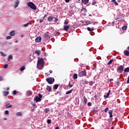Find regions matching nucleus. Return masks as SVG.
<instances>
[{
    "mask_svg": "<svg viewBox=\"0 0 129 129\" xmlns=\"http://www.w3.org/2000/svg\"><path fill=\"white\" fill-rule=\"evenodd\" d=\"M37 68L39 69V70H42L43 68H44V59L40 58L38 60L37 62Z\"/></svg>",
    "mask_w": 129,
    "mask_h": 129,
    "instance_id": "obj_1",
    "label": "nucleus"
},
{
    "mask_svg": "<svg viewBox=\"0 0 129 129\" xmlns=\"http://www.w3.org/2000/svg\"><path fill=\"white\" fill-rule=\"evenodd\" d=\"M47 21L49 23H51V22H53V23H56V22L58 21V19H57L55 17H53L52 16H49V17H48V18L47 19Z\"/></svg>",
    "mask_w": 129,
    "mask_h": 129,
    "instance_id": "obj_2",
    "label": "nucleus"
},
{
    "mask_svg": "<svg viewBox=\"0 0 129 129\" xmlns=\"http://www.w3.org/2000/svg\"><path fill=\"white\" fill-rule=\"evenodd\" d=\"M27 6L29 7V8H31V9H32V10H34V11H36V10H37V7H36V5H35L32 2L28 3Z\"/></svg>",
    "mask_w": 129,
    "mask_h": 129,
    "instance_id": "obj_3",
    "label": "nucleus"
},
{
    "mask_svg": "<svg viewBox=\"0 0 129 129\" xmlns=\"http://www.w3.org/2000/svg\"><path fill=\"white\" fill-rule=\"evenodd\" d=\"M47 82L49 83V84H53L54 83V82L55 81V79H54V78H48L46 79Z\"/></svg>",
    "mask_w": 129,
    "mask_h": 129,
    "instance_id": "obj_4",
    "label": "nucleus"
},
{
    "mask_svg": "<svg viewBox=\"0 0 129 129\" xmlns=\"http://www.w3.org/2000/svg\"><path fill=\"white\" fill-rule=\"evenodd\" d=\"M41 98H42V94H39L38 96H37L34 98V100H35L36 102H39L42 100Z\"/></svg>",
    "mask_w": 129,
    "mask_h": 129,
    "instance_id": "obj_5",
    "label": "nucleus"
},
{
    "mask_svg": "<svg viewBox=\"0 0 129 129\" xmlns=\"http://www.w3.org/2000/svg\"><path fill=\"white\" fill-rule=\"evenodd\" d=\"M123 69V66H120L117 68V72H118V73H122Z\"/></svg>",
    "mask_w": 129,
    "mask_h": 129,
    "instance_id": "obj_6",
    "label": "nucleus"
},
{
    "mask_svg": "<svg viewBox=\"0 0 129 129\" xmlns=\"http://www.w3.org/2000/svg\"><path fill=\"white\" fill-rule=\"evenodd\" d=\"M79 77H83L84 76H86V72L82 71L79 73Z\"/></svg>",
    "mask_w": 129,
    "mask_h": 129,
    "instance_id": "obj_7",
    "label": "nucleus"
},
{
    "mask_svg": "<svg viewBox=\"0 0 129 129\" xmlns=\"http://www.w3.org/2000/svg\"><path fill=\"white\" fill-rule=\"evenodd\" d=\"M42 41V38L41 37H38L35 39L36 43H40Z\"/></svg>",
    "mask_w": 129,
    "mask_h": 129,
    "instance_id": "obj_8",
    "label": "nucleus"
},
{
    "mask_svg": "<svg viewBox=\"0 0 129 129\" xmlns=\"http://www.w3.org/2000/svg\"><path fill=\"white\" fill-rule=\"evenodd\" d=\"M70 28V26H66V25L63 26V30L64 31H66V32H67L68 31V29Z\"/></svg>",
    "mask_w": 129,
    "mask_h": 129,
    "instance_id": "obj_9",
    "label": "nucleus"
},
{
    "mask_svg": "<svg viewBox=\"0 0 129 129\" xmlns=\"http://www.w3.org/2000/svg\"><path fill=\"white\" fill-rule=\"evenodd\" d=\"M19 4H20V1H17L15 3V5L14 6V9H17V8H18V7L19 6Z\"/></svg>",
    "mask_w": 129,
    "mask_h": 129,
    "instance_id": "obj_10",
    "label": "nucleus"
},
{
    "mask_svg": "<svg viewBox=\"0 0 129 129\" xmlns=\"http://www.w3.org/2000/svg\"><path fill=\"white\" fill-rule=\"evenodd\" d=\"M109 93H110V90H109L106 95L104 96V98H105V99H106V98H108V97H109Z\"/></svg>",
    "mask_w": 129,
    "mask_h": 129,
    "instance_id": "obj_11",
    "label": "nucleus"
},
{
    "mask_svg": "<svg viewBox=\"0 0 129 129\" xmlns=\"http://www.w3.org/2000/svg\"><path fill=\"white\" fill-rule=\"evenodd\" d=\"M82 2L83 5H87L89 3V0H82Z\"/></svg>",
    "mask_w": 129,
    "mask_h": 129,
    "instance_id": "obj_12",
    "label": "nucleus"
},
{
    "mask_svg": "<svg viewBox=\"0 0 129 129\" xmlns=\"http://www.w3.org/2000/svg\"><path fill=\"white\" fill-rule=\"evenodd\" d=\"M123 53H124V54L125 55V56H129L128 50H124Z\"/></svg>",
    "mask_w": 129,
    "mask_h": 129,
    "instance_id": "obj_13",
    "label": "nucleus"
},
{
    "mask_svg": "<svg viewBox=\"0 0 129 129\" xmlns=\"http://www.w3.org/2000/svg\"><path fill=\"white\" fill-rule=\"evenodd\" d=\"M9 92H8V91H4L3 92V95H4V96H7V95H9Z\"/></svg>",
    "mask_w": 129,
    "mask_h": 129,
    "instance_id": "obj_14",
    "label": "nucleus"
},
{
    "mask_svg": "<svg viewBox=\"0 0 129 129\" xmlns=\"http://www.w3.org/2000/svg\"><path fill=\"white\" fill-rule=\"evenodd\" d=\"M6 106L7 108H9L13 107V105L11 104V103H8L6 105Z\"/></svg>",
    "mask_w": 129,
    "mask_h": 129,
    "instance_id": "obj_15",
    "label": "nucleus"
},
{
    "mask_svg": "<svg viewBox=\"0 0 129 129\" xmlns=\"http://www.w3.org/2000/svg\"><path fill=\"white\" fill-rule=\"evenodd\" d=\"M73 89H72L71 90L67 91L66 93V94H71V93H72V92H73Z\"/></svg>",
    "mask_w": 129,
    "mask_h": 129,
    "instance_id": "obj_16",
    "label": "nucleus"
},
{
    "mask_svg": "<svg viewBox=\"0 0 129 129\" xmlns=\"http://www.w3.org/2000/svg\"><path fill=\"white\" fill-rule=\"evenodd\" d=\"M112 110H110L109 111V117L111 118L112 117Z\"/></svg>",
    "mask_w": 129,
    "mask_h": 129,
    "instance_id": "obj_17",
    "label": "nucleus"
},
{
    "mask_svg": "<svg viewBox=\"0 0 129 129\" xmlns=\"http://www.w3.org/2000/svg\"><path fill=\"white\" fill-rule=\"evenodd\" d=\"M15 35H16V33H15V31H12L10 32V36H15Z\"/></svg>",
    "mask_w": 129,
    "mask_h": 129,
    "instance_id": "obj_18",
    "label": "nucleus"
},
{
    "mask_svg": "<svg viewBox=\"0 0 129 129\" xmlns=\"http://www.w3.org/2000/svg\"><path fill=\"white\" fill-rule=\"evenodd\" d=\"M35 54H37L38 56H40V54H41V51L40 50H36L35 52Z\"/></svg>",
    "mask_w": 129,
    "mask_h": 129,
    "instance_id": "obj_19",
    "label": "nucleus"
},
{
    "mask_svg": "<svg viewBox=\"0 0 129 129\" xmlns=\"http://www.w3.org/2000/svg\"><path fill=\"white\" fill-rule=\"evenodd\" d=\"M44 38L45 39H48V38H49V35L47 34V33H45L44 34Z\"/></svg>",
    "mask_w": 129,
    "mask_h": 129,
    "instance_id": "obj_20",
    "label": "nucleus"
},
{
    "mask_svg": "<svg viewBox=\"0 0 129 129\" xmlns=\"http://www.w3.org/2000/svg\"><path fill=\"white\" fill-rule=\"evenodd\" d=\"M46 89V90H48V91H51V90H52V89L49 86H47Z\"/></svg>",
    "mask_w": 129,
    "mask_h": 129,
    "instance_id": "obj_21",
    "label": "nucleus"
},
{
    "mask_svg": "<svg viewBox=\"0 0 129 129\" xmlns=\"http://www.w3.org/2000/svg\"><path fill=\"white\" fill-rule=\"evenodd\" d=\"M58 87H59V85L58 84H55L53 86V89H58Z\"/></svg>",
    "mask_w": 129,
    "mask_h": 129,
    "instance_id": "obj_22",
    "label": "nucleus"
},
{
    "mask_svg": "<svg viewBox=\"0 0 129 129\" xmlns=\"http://www.w3.org/2000/svg\"><path fill=\"white\" fill-rule=\"evenodd\" d=\"M73 78L74 79H77V78H78V75L77 74H74Z\"/></svg>",
    "mask_w": 129,
    "mask_h": 129,
    "instance_id": "obj_23",
    "label": "nucleus"
},
{
    "mask_svg": "<svg viewBox=\"0 0 129 129\" xmlns=\"http://www.w3.org/2000/svg\"><path fill=\"white\" fill-rule=\"evenodd\" d=\"M87 30H88V31H89V32H92V31H93V30H94V29H93V28H90V27H88V28H87Z\"/></svg>",
    "mask_w": 129,
    "mask_h": 129,
    "instance_id": "obj_24",
    "label": "nucleus"
},
{
    "mask_svg": "<svg viewBox=\"0 0 129 129\" xmlns=\"http://www.w3.org/2000/svg\"><path fill=\"white\" fill-rule=\"evenodd\" d=\"M26 67H25V66H22L21 67V68L20 69V71H21V72H23V71H24V70H25Z\"/></svg>",
    "mask_w": 129,
    "mask_h": 129,
    "instance_id": "obj_25",
    "label": "nucleus"
},
{
    "mask_svg": "<svg viewBox=\"0 0 129 129\" xmlns=\"http://www.w3.org/2000/svg\"><path fill=\"white\" fill-rule=\"evenodd\" d=\"M44 111L46 112V113H48L49 111H50V109L49 108H45L44 109Z\"/></svg>",
    "mask_w": 129,
    "mask_h": 129,
    "instance_id": "obj_26",
    "label": "nucleus"
},
{
    "mask_svg": "<svg viewBox=\"0 0 129 129\" xmlns=\"http://www.w3.org/2000/svg\"><path fill=\"white\" fill-rule=\"evenodd\" d=\"M111 2H113V3H114L115 6H118V3H117V2H116V1L112 0Z\"/></svg>",
    "mask_w": 129,
    "mask_h": 129,
    "instance_id": "obj_27",
    "label": "nucleus"
},
{
    "mask_svg": "<svg viewBox=\"0 0 129 129\" xmlns=\"http://www.w3.org/2000/svg\"><path fill=\"white\" fill-rule=\"evenodd\" d=\"M16 115H18L19 116H22V113L21 112H18L16 113Z\"/></svg>",
    "mask_w": 129,
    "mask_h": 129,
    "instance_id": "obj_28",
    "label": "nucleus"
},
{
    "mask_svg": "<svg viewBox=\"0 0 129 129\" xmlns=\"http://www.w3.org/2000/svg\"><path fill=\"white\" fill-rule=\"evenodd\" d=\"M13 60V56L12 55H10L8 57V61H10V59Z\"/></svg>",
    "mask_w": 129,
    "mask_h": 129,
    "instance_id": "obj_29",
    "label": "nucleus"
},
{
    "mask_svg": "<svg viewBox=\"0 0 129 129\" xmlns=\"http://www.w3.org/2000/svg\"><path fill=\"white\" fill-rule=\"evenodd\" d=\"M84 103H85V104H86V103H87V99H86V98L85 97H84Z\"/></svg>",
    "mask_w": 129,
    "mask_h": 129,
    "instance_id": "obj_30",
    "label": "nucleus"
},
{
    "mask_svg": "<svg viewBox=\"0 0 129 129\" xmlns=\"http://www.w3.org/2000/svg\"><path fill=\"white\" fill-rule=\"evenodd\" d=\"M124 72H129V68H126L124 70Z\"/></svg>",
    "mask_w": 129,
    "mask_h": 129,
    "instance_id": "obj_31",
    "label": "nucleus"
},
{
    "mask_svg": "<svg viewBox=\"0 0 129 129\" xmlns=\"http://www.w3.org/2000/svg\"><path fill=\"white\" fill-rule=\"evenodd\" d=\"M86 25H90L91 24V22L90 21H86Z\"/></svg>",
    "mask_w": 129,
    "mask_h": 129,
    "instance_id": "obj_32",
    "label": "nucleus"
},
{
    "mask_svg": "<svg viewBox=\"0 0 129 129\" xmlns=\"http://www.w3.org/2000/svg\"><path fill=\"white\" fill-rule=\"evenodd\" d=\"M47 122L48 124H50L51 122H52V121H51V119H47Z\"/></svg>",
    "mask_w": 129,
    "mask_h": 129,
    "instance_id": "obj_33",
    "label": "nucleus"
},
{
    "mask_svg": "<svg viewBox=\"0 0 129 129\" xmlns=\"http://www.w3.org/2000/svg\"><path fill=\"white\" fill-rule=\"evenodd\" d=\"M1 54L2 55V56H3V57H6V56H7V54L4 53V52H1Z\"/></svg>",
    "mask_w": 129,
    "mask_h": 129,
    "instance_id": "obj_34",
    "label": "nucleus"
},
{
    "mask_svg": "<svg viewBox=\"0 0 129 129\" xmlns=\"http://www.w3.org/2000/svg\"><path fill=\"white\" fill-rule=\"evenodd\" d=\"M126 29H127V26H123L122 27V30H126Z\"/></svg>",
    "mask_w": 129,
    "mask_h": 129,
    "instance_id": "obj_35",
    "label": "nucleus"
},
{
    "mask_svg": "<svg viewBox=\"0 0 129 129\" xmlns=\"http://www.w3.org/2000/svg\"><path fill=\"white\" fill-rule=\"evenodd\" d=\"M112 62H113V59L110 60V61L108 63V65H110V64H111V63H112Z\"/></svg>",
    "mask_w": 129,
    "mask_h": 129,
    "instance_id": "obj_36",
    "label": "nucleus"
},
{
    "mask_svg": "<svg viewBox=\"0 0 129 129\" xmlns=\"http://www.w3.org/2000/svg\"><path fill=\"white\" fill-rule=\"evenodd\" d=\"M96 4V1L95 0H93V3L92 4V6H95Z\"/></svg>",
    "mask_w": 129,
    "mask_h": 129,
    "instance_id": "obj_37",
    "label": "nucleus"
},
{
    "mask_svg": "<svg viewBox=\"0 0 129 129\" xmlns=\"http://www.w3.org/2000/svg\"><path fill=\"white\" fill-rule=\"evenodd\" d=\"M8 66H9V65H8V64H5L4 66V69H7V68H8Z\"/></svg>",
    "mask_w": 129,
    "mask_h": 129,
    "instance_id": "obj_38",
    "label": "nucleus"
},
{
    "mask_svg": "<svg viewBox=\"0 0 129 129\" xmlns=\"http://www.w3.org/2000/svg\"><path fill=\"white\" fill-rule=\"evenodd\" d=\"M89 85H90V86H92V85H93V82L92 81H91L89 82Z\"/></svg>",
    "mask_w": 129,
    "mask_h": 129,
    "instance_id": "obj_39",
    "label": "nucleus"
},
{
    "mask_svg": "<svg viewBox=\"0 0 129 129\" xmlns=\"http://www.w3.org/2000/svg\"><path fill=\"white\" fill-rule=\"evenodd\" d=\"M7 40H10V39H12V36H9L6 37Z\"/></svg>",
    "mask_w": 129,
    "mask_h": 129,
    "instance_id": "obj_40",
    "label": "nucleus"
},
{
    "mask_svg": "<svg viewBox=\"0 0 129 129\" xmlns=\"http://www.w3.org/2000/svg\"><path fill=\"white\" fill-rule=\"evenodd\" d=\"M109 110V109L108 108H106L105 109H104V112L106 113Z\"/></svg>",
    "mask_w": 129,
    "mask_h": 129,
    "instance_id": "obj_41",
    "label": "nucleus"
},
{
    "mask_svg": "<svg viewBox=\"0 0 129 129\" xmlns=\"http://www.w3.org/2000/svg\"><path fill=\"white\" fill-rule=\"evenodd\" d=\"M92 112H93V113H96V112H97V110L93 109Z\"/></svg>",
    "mask_w": 129,
    "mask_h": 129,
    "instance_id": "obj_42",
    "label": "nucleus"
},
{
    "mask_svg": "<svg viewBox=\"0 0 129 129\" xmlns=\"http://www.w3.org/2000/svg\"><path fill=\"white\" fill-rule=\"evenodd\" d=\"M4 112L5 114H9V110H5Z\"/></svg>",
    "mask_w": 129,
    "mask_h": 129,
    "instance_id": "obj_43",
    "label": "nucleus"
},
{
    "mask_svg": "<svg viewBox=\"0 0 129 129\" xmlns=\"http://www.w3.org/2000/svg\"><path fill=\"white\" fill-rule=\"evenodd\" d=\"M13 95H16L17 94V91L15 90L13 92Z\"/></svg>",
    "mask_w": 129,
    "mask_h": 129,
    "instance_id": "obj_44",
    "label": "nucleus"
},
{
    "mask_svg": "<svg viewBox=\"0 0 129 129\" xmlns=\"http://www.w3.org/2000/svg\"><path fill=\"white\" fill-rule=\"evenodd\" d=\"M27 92L29 95H32V93L31 92V91H28Z\"/></svg>",
    "mask_w": 129,
    "mask_h": 129,
    "instance_id": "obj_45",
    "label": "nucleus"
},
{
    "mask_svg": "<svg viewBox=\"0 0 129 129\" xmlns=\"http://www.w3.org/2000/svg\"><path fill=\"white\" fill-rule=\"evenodd\" d=\"M73 86V85L70 84V82L69 83V85H68V87H70V88H71V87H72Z\"/></svg>",
    "mask_w": 129,
    "mask_h": 129,
    "instance_id": "obj_46",
    "label": "nucleus"
},
{
    "mask_svg": "<svg viewBox=\"0 0 129 129\" xmlns=\"http://www.w3.org/2000/svg\"><path fill=\"white\" fill-rule=\"evenodd\" d=\"M33 107H34V108H37V105L35 104H32Z\"/></svg>",
    "mask_w": 129,
    "mask_h": 129,
    "instance_id": "obj_47",
    "label": "nucleus"
},
{
    "mask_svg": "<svg viewBox=\"0 0 129 129\" xmlns=\"http://www.w3.org/2000/svg\"><path fill=\"white\" fill-rule=\"evenodd\" d=\"M23 26H24V27H28V26H29V23H28L26 24H24Z\"/></svg>",
    "mask_w": 129,
    "mask_h": 129,
    "instance_id": "obj_48",
    "label": "nucleus"
},
{
    "mask_svg": "<svg viewBox=\"0 0 129 129\" xmlns=\"http://www.w3.org/2000/svg\"><path fill=\"white\" fill-rule=\"evenodd\" d=\"M88 106H91V105H92V104L91 102H89L88 103Z\"/></svg>",
    "mask_w": 129,
    "mask_h": 129,
    "instance_id": "obj_49",
    "label": "nucleus"
},
{
    "mask_svg": "<svg viewBox=\"0 0 129 129\" xmlns=\"http://www.w3.org/2000/svg\"><path fill=\"white\" fill-rule=\"evenodd\" d=\"M64 24V25H68V21H65Z\"/></svg>",
    "mask_w": 129,
    "mask_h": 129,
    "instance_id": "obj_50",
    "label": "nucleus"
},
{
    "mask_svg": "<svg viewBox=\"0 0 129 129\" xmlns=\"http://www.w3.org/2000/svg\"><path fill=\"white\" fill-rule=\"evenodd\" d=\"M48 16V14H46L45 15H44V16L43 18V20H44V19H45V18H46V17H47Z\"/></svg>",
    "mask_w": 129,
    "mask_h": 129,
    "instance_id": "obj_51",
    "label": "nucleus"
},
{
    "mask_svg": "<svg viewBox=\"0 0 129 129\" xmlns=\"http://www.w3.org/2000/svg\"><path fill=\"white\" fill-rule=\"evenodd\" d=\"M93 25H95L96 24H98L97 22H93Z\"/></svg>",
    "mask_w": 129,
    "mask_h": 129,
    "instance_id": "obj_52",
    "label": "nucleus"
},
{
    "mask_svg": "<svg viewBox=\"0 0 129 129\" xmlns=\"http://www.w3.org/2000/svg\"><path fill=\"white\" fill-rule=\"evenodd\" d=\"M49 73H50V74H52V73H53V71H52V70H50V71H49Z\"/></svg>",
    "mask_w": 129,
    "mask_h": 129,
    "instance_id": "obj_53",
    "label": "nucleus"
},
{
    "mask_svg": "<svg viewBox=\"0 0 129 129\" xmlns=\"http://www.w3.org/2000/svg\"><path fill=\"white\" fill-rule=\"evenodd\" d=\"M66 3H69L70 2V0H65Z\"/></svg>",
    "mask_w": 129,
    "mask_h": 129,
    "instance_id": "obj_54",
    "label": "nucleus"
},
{
    "mask_svg": "<svg viewBox=\"0 0 129 129\" xmlns=\"http://www.w3.org/2000/svg\"><path fill=\"white\" fill-rule=\"evenodd\" d=\"M119 84H120V82H117V85L118 86V85H119Z\"/></svg>",
    "mask_w": 129,
    "mask_h": 129,
    "instance_id": "obj_55",
    "label": "nucleus"
},
{
    "mask_svg": "<svg viewBox=\"0 0 129 129\" xmlns=\"http://www.w3.org/2000/svg\"><path fill=\"white\" fill-rule=\"evenodd\" d=\"M43 21H44V20H41L40 21V22H39V23H43Z\"/></svg>",
    "mask_w": 129,
    "mask_h": 129,
    "instance_id": "obj_56",
    "label": "nucleus"
},
{
    "mask_svg": "<svg viewBox=\"0 0 129 129\" xmlns=\"http://www.w3.org/2000/svg\"><path fill=\"white\" fill-rule=\"evenodd\" d=\"M85 84H88V81H85Z\"/></svg>",
    "mask_w": 129,
    "mask_h": 129,
    "instance_id": "obj_57",
    "label": "nucleus"
},
{
    "mask_svg": "<svg viewBox=\"0 0 129 129\" xmlns=\"http://www.w3.org/2000/svg\"><path fill=\"white\" fill-rule=\"evenodd\" d=\"M3 77L0 76V81H1V80H3Z\"/></svg>",
    "mask_w": 129,
    "mask_h": 129,
    "instance_id": "obj_58",
    "label": "nucleus"
},
{
    "mask_svg": "<svg viewBox=\"0 0 129 129\" xmlns=\"http://www.w3.org/2000/svg\"><path fill=\"white\" fill-rule=\"evenodd\" d=\"M94 97H95V98H97V97H98V96L96 95L94 96Z\"/></svg>",
    "mask_w": 129,
    "mask_h": 129,
    "instance_id": "obj_59",
    "label": "nucleus"
},
{
    "mask_svg": "<svg viewBox=\"0 0 129 129\" xmlns=\"http://www.w3.org/2000/svg\"><path fill=\"white\" fill-rule=\"evenodd\" d=\"M110 82L113 81V79H111L110 80Z\"/></svg>",
    "mask_w": 129,
    "mask_h": 129,
    "instance_id": "obj_60",
    "label": "nucleus"
},
{
    "mask_svg": "<svg viewBox=\"0 0 129 129\" xmlns=\"http://www.w3.org/2000/svg\"><path fill=\"white\" fill-rule=\"evenodd\" d=\"M34 109H35V108H34L33 109H32L31 110V111H34Z\"/></svg>",
    "mask_w": 129,
    "mask_h": 129,
    "instance_id": "obj_61",
    "label": "nucleus"
},
{
    "mask_svg": "<svg viewBox=\"0 0 129 129\" xmlns=\"http://www.w3.org/2000/svg\"><path fill=\"white\" fill-rule=\"evenodd\" d=\"M7 119H8V118H4V120H7Z\"/></svg>",
    "mask_w": 129,
    "mask_h": 129,
    "instance_id": "obj_62",
    "label": "nucleus"
},
{
    "mask_svg": "<svg viewBox=\"0 0 129 129\" xmlns=\"http://www.w3.org/2000/svg\"><path fill=\"white\" fill-rule=\"evenodd\" d=\"M18 42H19L18 40L15 41V43H18Z\"/></svg>",
    "mask_w": 129,
    "mask_h": 129,
    "instance_id": "obj_63",
    "label": "nucleus"
},
{
    "mask_svg": "<svg viewBox=\"0 0 129 129\" xmlns=\"http://www.w3.org/2000/svg\"><path fill=\"white\" fill-rule=\"evenodd\" d=\"M55 129H59V127L57 126L55 128Z\"/></svg>",
    "mask_w": 129,
    "mask_h": 129,
    "instance_id": "obj_64",
    "label": "nucleus"
}]
</instances>
